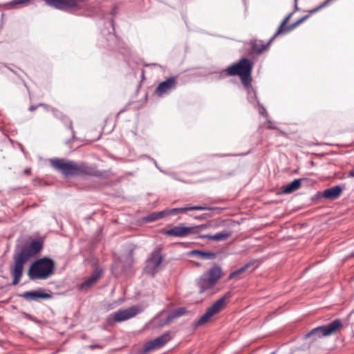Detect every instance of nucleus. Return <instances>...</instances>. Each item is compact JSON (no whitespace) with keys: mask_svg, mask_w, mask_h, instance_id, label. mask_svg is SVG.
<instances>
[{"mask_svg":"<svg viewBox=\"0 0 354 354\" xmlns=\"http://www.w3.org/2000/svg\"><path fill=\"white\" fill-rule=\"evenodd\" d=\"M47 5L57 10H68L78 7L77 0H44Z\"/></svg>","mask_w":354,"mask_h":354,"instance_id":"nucleus-12","label":"nucleus"},{"mask_svg":"<svg viewBox=\"0 0 354 354\" xmlns=\"http://www.w3.org/2000/svg\"><path fill=\"white\" fill-rule=\"evenodd\" d=\"M30 171L31 169L30 168H26L25 170H24V173L26 174H30Z\"/></svg>","mask_w":354,"mask_h":354,"instance_id":"nucleus-49","label":"nucleus"},{"mask_svg":"<svg viewBox=\"0 0 354 354\" xmlns=\"http://www.w3.org/2000/svg\"><path fill=\"white\" fill-rule=\"evenodd\" d=\"M342 191L343 188L340 185H335L326 189L322 192V196L326 199L335 200L339 197Z\"/></svg>","mask_w":354,"mask_h":354,"instance_id":"nucleus-16","label":"nucleus"},{"mask_svg":"<svg viewBox=\"0 0 354 354\" xmlns=\"http://www.w3.org/2000/svg\"><path fill=\"white\" fill-rule=\"evenodd\" d=\"M29 1L30 0H12L6 3V7L8 9L18 8L26 6Z\"/></svg>","mask_w":354,"mask_h":354,"instance_id":"nucleus-30","label":"nucleus"},{"mask_svg":"<svg viewBox=\"0 0 354 354\" xmlns=\"http://www.w3.org/2000/svg\"><path fill=\"white\" fill-rule=\"evenodd\" d=\"M277 37L274 35L268 41L267 44H263L262 41H251V49L249 50V55H260L264 51L267 50L270 45L275 39Z\"/></svg>","mask_w":354,"mask_h":354,"instance_id":"nucleus-14","label":"nucleus"},{"mask_svg":"<svg viewBox=\"0 0 354 354\" xmlns=\"http://www.w3.org/2000/svg\"><path fill=\"white\" fill-rule=\"evenodd\" d=\"M50 162L52 167L59 171L65 177L83 175L100 176L102 175L101 171L84 162L77 163L59 158L50 159Z\"/></svg>","mask_w":354,"mask_h":354,"instance_id":"nucleus-2","label":"nucleus"},{"mask_svg":"<svg viewBox=\"0 0 354 354\" xmlns=\"http://www.w3.org/2000/svg\"><path fill=\"white\" fill-rule=\"evenodd\" d=\"M252 71H248L239 76L245 90L253 88L252 86Z\"/></svg>","mask_w":354,"mask_h":354,"instance_id":"nucleus-24","label":"nucleus"},{"mask_svg":"<svg viewBox=\"0 0 354 354\" xmlns=\"http://www.w3.org/2000/svg\"><path fill=\"white\" fill-rule=\"evenodd\" d=\"M270 124L268 126V128L270 129H274V127L272 126V124H271V122H269Z\"/></svg>","mask_w":354,"mask_h":354,"instance_id":"nucleus-53","label":"nucleus"},{"mask_svg":"<svg viewBox=\"0 0 354 354\" xmlns=\"http://www.w3.org/2000/svg\"><path fill=\"white\" fill-rule=\"evenodd\" d=\"M165 313L164 310H162L161 312H160L155 317H154V320H158L160 319V317L162 316V315Z\"/></svg>","mask_w":354,"mask_h":354,"instance_id":"nucleus-45","label":"nucleus"},{"mask_svg":"<svg viewBox=\"0 0 354 354\" xmlns=\"http://www.w3.org/2000/svg\"><path fill=\"white\" fill-rule=\"evenodd\" d=\"M232 234L230 230H224L212 235V240L216 241H225Z\"/></svg>","mask_w":354,"mask_h":354,"instance_id":"nucleus-28","label":"nucleus"},{"mask_svg":"<svg viewBox=\"0 0 354 354\" xmlns=\"http://www.w3.org/2000/svg\"><path fill=\"white\" fill-rule=\"evenodd\" d=\"M301 184V178H296L294 180H292L291 183L284 185L283 187V193L288 194L292 193L293 192L298 189Z\"/></svg>","mask_w":354,"mask_h":354,"instance_id":"nucleus-23","label":"nucleus"},{"mask_svg":"<svg viewBox=\"0 0 354 354\" xmlns=\"http://www.w3.org/2000/svg\"><path fill=\"white\" fill-rule=\"evenodd\" d=\"M51 111L55 118L59 119L66 126H67L72 132L73 138L75 137V131L73 129V123L72 121L69 120L68 117L62 115V113H59L57 110L54 108L51 109Z\"/></svg>","mask_w":354,"mask_h":354,"instance_id":"nucleus-21","label":"nucleus"},{"mask_svg":"<svg viewBox=\"0 0 354 354\" xmlns=\"http://www.w3.org/2000/svg\"><path fill=\"white\" fill-rule=\"evenodd\" d=\"M22 81H23V84H24V86L26 87V88H27V89H28V91H29L28 87V86H27V84H26V82H25L24 80H22Z\"/></svg>","mask_w":354,"mask_h":354,"instance_id":"nucleus-52","label":"nucleus"},{"mask_svg":"<svg viewBox=\"0 0 354 354\" xmlns=\"http://www.w3.org/2000/svg\"><path fill=\"white\" fill-rule=\"evenodd\" d=\"M55 263L49 257H42L34 261L28 271V275L31 280L46 279L53 274Z\"/></svg>","mask_w":354,"mask_h":354,"instance_id":"nucleus-3","label":"nucleus"},{"mask_svg":"<svg viewBox=\"0 0 354 354\" xmlns=\"http://www.w3.org/2000/svg\"><path fill=\"white\" fill-rule=\"evenodd\" d=\"M198 237L201 239H212V235L211 234H199L198 235Z\"/></svg>","mask_w":354,"mask_h":354,"instance_id":"nucleus-43","label":"nucleus"},{"mask_svg":"<svg viewBox=\"0 0 354 354\" xmlns=\"http://www.w3.org/2000/svg\"><path fill=\"white\" fill-rule=\"evenodd\" d=\"M186 212L188 210H212L214 208L212 207L207 206H201V205H195L190 207H185Z\"/></svg>","mask_w":354,"mask_h":354,"instance_id":"nucleus-34","label":"nucleus"},{"mask_svg":"<svg viewBox=\"0 0 354 354\" xmlns=\"http://www.w3.org/2000/svg\"><path fill=\"white\" fill-rule=\"evenodd\" d=\"M43 248L42 241L34 239L29 245H17L14 254V265L10 267V273L12 276V283L14 286L17 285L22 276L24 268V264L32 256L37 254Z\"/></svg>","mask_w":354,"mask_h":354,"instance_id":"nucleus-1","label":"nucleus"},{"mask_svg":"<svg viewBox=\"0 0 354 354\" xmlns=\"http://www.w3.org/2000/svg\"><path fill=\"white\" fill-rule=\"evenodd\" d=\"M308 17H310V15H307L301 17V19H299V20H297L295 23H293L291 25L287 26L286 29L285 30V32L288 33V32H290L291 30H292L293 29L297 28L299 25H300L301 23H303L304 21H306Z\"/></svg>","mask_w":354,"mask_h":354,"instance_id":"nucleus-33","label":"nucleus"},{"mask_svg":"<svg viewBox=\"0 0 354 354\" xmlns=\"http://www.w3.org/2000/svg\"><path fill=\"white\" fill-rule=\"evenodd\" d=\"M149 158L150 159V158ZM151 160L154 162V164H155L156 167L157 168H158V165H157L156 161L154 159H153V158H151Z\"/></svg>","mask_w":354,"mask_h":354,"instance_id":"nucleus-51","label":"nucleus"},{"mask_svg":"<svg viewBox=\"0 0 354 354\" xmlns=\"http://www.w3.org/2000/svg\"><path fill=\"white\" fill-rule=\"evenodd\" d=\"M247 91V97L248 102L255 106L256 104H259V102L258 101L257 92L254 89V88H250V89H246Z\"/></svg>","mask_w":354,"mask_h":354,"instance_id":"nucleus-29","label":"nucleus"},{"mask_svg":"<svg viewBox=\"0 0 354 354\" xmlns=\"http://www.w3.org/2000/svg\"><path fill=\"white\" fill-rule=\"evenodd\" d=\"M321 198H323V196H322V192H318L316 193V194L312 198V199L313 201L315 200H319Z\"/></svg>","mask_w":354,"mask_h":354,"instance_id":"nucleus-42","label":"nucleus"},{"mask_svg":"<svg viewBox=\"0 0 354 354\" xmlns=\"http://www.w3.org/2000/svg\"><path fill=\"white\" fill-rule=\"evenodd\" d=\"M294 1H295V6H294L295 11H297V10H299V7L297 6V0H294Z\"/></svg>","mask_w":354,"mask_h":354,"instance_id":"nucleus-48","label":"nucleus"},{"mask_svg":"<svg viewBox=\"0 0 354 354\" xmlns=\"http://www.w3.org/2000/svg\"><path fill=\"white\" fill-rule=\"evenodd\" d=\"M218 80H222L225 78L227 76H230L228 72L227 71V68L225 69H223L221 71L218 72Z\"/></svg>","mask_w":354,"mask_h":354,"instance_id":"nucleus-39","label":"nucleus"},{"mask_svg":"<svg viewBox=\"0 0 354 354\" xmlns=\"http://www.w3.org/2000/svg\"><path fill=\"white\" fill-rule=\"evenodd\" d=\"M253 62L246 57L241 58L228 67L227 71L230 76L241 75L248 71H252Z\"/></svg>","mask_w":354,"mask_h":354,"instance_id":"nucleus-5","label":"nucleus"},{"mask_svg":"<svg viewBox=\"0 0 354 354\" xmlns=\"http://www.w3.org/2000/svg\"><path fill=\"white\" fill-rule=\"evenodd\" d=\"M160 171H162V169L160 168H158Z\"/></svg>","mask_w":354,"mask_h":354,"instance_id":"nucleus-59","label":"nucleus"},{"mask_svg":"<svg viewBox=\"0 0 354 354\" xmlns=\"http://www.w3.org/2000/svg\"><path fill=\"white\" fill-rule=\"evenodd\" d=\"M160 171H162V169L160 168H158Z\"/></svg>","mask_w":354,"mask_h":354,"instance_id":"nucleus-58","label":"nucleus"},{"mask_svg":"<svg viewBox=\"0 0 354 354\" xmlns=\"http://www.w3.org/2000/svg\"><path fill=\"white\" fill-rule=\"evenodd\" d=\"M212 316H214L213 313L207 309L205 313L198 320L194 322V326L198 327L205 324Z\"/></svg>","mask_w":354,"mask_h":354,"instance_id":"nucleus-27","label":"nucleus"},{"mask_svg":"<svg viewBox=\"0 0 354 354\" xmlns=\"http://www.w3.org/2000/svg\"><path fill=\"white\" fill-rule=\"evenodd\" d=\"M190 255L196 256L198 259H214L217 254L215 252H212L210 251H203L199 250H194L189 252Z\"/></svg>","mask_w":354,"mask_h":354,"instance_id":"nucleus-22","label":"nucleus"},{"mask_svg":"<svg viewBox=\"0 0 354 354\" xmlns=\"http://www.w3.org/2000/svg\"><path fill=\"white\" fill-rule=\"evenodd\" d=\"M209 226L208 223H205L199 225H195L191 227L193 228L192 234H198L202 230L206 229Z\"/></svg>","mask_w":354,"mask_h":354,"instance_id":"nucleus-35","label":"nucleus"},{"mask_svg":"<svg viewBox=\"0 0 354 354\" xmlns=\"http://www.w3.org/2000/svg\"><path fill=\"white\" fill-rule=\"evenodd\" d=\"M162 259V255L158 249L153 250L146 261L147 271L152 274H155L158 272V268L161 264Z\"/></svg>","mask_w":354,"mask_h":354,"instance_id":"nucleus-7","label":"nucleus"},{"mask_svg":"<svg viewBox=\"0 0 354 354\" xmlns=\"http://www.w3.org/2000/svg\"><path fill=\"white\" fill-rule=\"evenodd\" d=\"M167 211L154 212L143 218V221L147 223L153 222L157 221L163 216H166Z\"/></svg>","mask_w":354,"mask_h":354,"instance_id":"nucleus-25","label":"nucleus"},{"mask_svg":"<svg viewBox=\"0 0 354 354\" xmlns=\"http://www.w3.org/2000/svg\"><path fill=\"white\" fill-rule=\"evenodd\" d=\"M186 312L187 309L184 307L177 308L175 310H174L170 314H169L165 319L160 320L157 325L159 327H162L167 324H169L174 319L184 315Z\"/></svg>","mask_w":354,"mask_h":354,"instance_id":"nucleus-15","label":"nucleus"},{"mask_svg":"<svg viewBox=\"0 0 354 354\" xmlns=\"http://www.w3.org/2000/svg\"><path fill=\"white\" fill-rule=\"evenodd\" d=\"M328 5H329L328 1L326 0L322 3H321L318 6H317L315 8H313V10H311L308 15H310V16L313 13L317 12V11L320 10L322 8H325Z\"/></svg>","mask_w":354,"mask_h":354,"instance_id":"nucleus-37","label":"nucleus"},{"mask_svg":"<svg viewBox=\"0 0 354 354\" xmlns=\"http://www.w3.org/2000/svg\"><path fill=\"white\" fill-rule=\"evenodd\" d=\"M169 332H166L152 340L147 342L143 348V352L147 353L151 350L160 348L171 339Z\"/></svg>","mask_w":354,"mask_h":354,"instance_id":"nucleus-8","label":"nucleus"},{"mask_svg":"<svg viewBox=\"0 0 354 354\" xmlns=\"http://www.w3.org/2000/svg\"><path fill=\"white\" fill-rule=\"evenodd\" d=\"M277 353V351H274L273 352H272L270 354H276Z\"/></svg>","mask_w":354,"mask_h":354,"instance_id":"nucleus-54","label":"nucleus"},{"mask_svg":"<svg viewBox=\"0 0 354 354\" xmlns=\"http://www.w3.org/2000/svg\"><path fill=\"white\" fill-rule=\"evenodd\" d=\"M193 228L184 226L183 224L174 226L165 232V234L169 236L183 238L188 234H192Z\"/></svg>","mask_w":354,"mask_h":354,"instance_id":"nucleus-13","label":"nucleus"},{"mask_svg":"<svg viewBox=\"0 0 354 354\" xmlns=\"http://www.w3.org/2000/svg\"><path fill=\"white\" fill-rule=\"evenodd\" d=\"M160 171H162V169L160 168H158Z\"/></svg>","mask_w":354,"mask_h":354,"instance_id":"nucleus-57","label":"nucleus"},{"mask_svg":"<svg viewBox=\"0 0 354 354\" xmlns=\"http://www.w3.org/2000/svg\"><path fill=\"white\" fill-rule=\"evenodd\" d=\"M123 111H124V110H123V109L120 110V111L118 113V114L121 113H122V112H123Z\"/></svg>","mask_w":354,"mask_h":354,"instance_id":"nucleus-55","label":"nucleus"},{"mask_svg":"<svg viewBox=\"0 0 354 354\" xmlns=\"http://www.w3.org/2000/svg\"><path fill=\"white\" fill-rule=\"evenodd\" d=\"M37 106H39L38 105H31L30 107H29V110L30 111H33L37 109Z\"/></svg>","mask_w":354,"mask_h":354,"instance_id":"nucleus-47","label":"nucleus"},{"mask_svg":"<svg viewBox=\"0 0 354 354\" xmlns=\"http://www.w3.org/2000/svg\"><path fill=\"white\" fill-rule=\"evenodd\" d=\"M348 176L354 178V169L349 171Z\"/></svg>","mask_w":354,"mask_h":354,"instance_id":"nucleus-50","label":"nucleus"},{"mask_svg":"<svg viewBox=\"0 0 354 354\" xmlns=\"http://www.w3.org/2000/svg\"><path fill=\"white\" fill-rule=\"evenodd\" d=\"M6 67L8 68V70H10L12 73H14L15 75H17L19 78H21V77H20V76L19 75V74L17 73V72L16 71L13 70L12 68H10L9 66H6Z\"/></svg>","mask_w":354,"mask_h":354,"instance_id":"nucleus-46","label":"nucleus"},{"mask_svg":"<svg viewBox=\"0 0 354 354\" xmlns=\"http://www.w3.org/2000/svg\"><path fill=\"white\" fill-rule=\"evenodd\" d=\"M209 279L203 273L197 280V285L199 288V293L202 294L206 290L211 289L215 285L211 283Z\"/></svg>","mask_w":354,"mask_h":354,"instance_id":"nucleus-18","label":"nucleus"},{"mask_svg":"<svg viewBox=\"0 0 354 354\" xmlns=\"http://www.w3.org/2000/svg\"><path fill=\"white\" fill-rule=\"evenodd\" d=\"M109 28L107 30H102V38L99 41L101 43L100 44L102 46H104V47L107 48H113V45L115 42L116 37L114 34V24H113V17H111L107 21Z\"/></svg>","mask_w":354,"mask_h":354,"instance_id":"nucleus-6","label":"nucleus"},{"mask_svg":"<svg viewBox=\"0 0 354 354\" xmlns=\"http://www.w3.org/2000/svg\"><path fill=\"white\" fill-rule=\"evenodd\" d=\"M212 316H214L213 313L207 309L205 313L198 320L194 322V326L198 327L205 324Z\"/></svg>","mask_w":354,"mask_h":354,"instance_id":"nucleus-26","label":"nucleus"},{"mask_svg":"<svg viewBox=\"0 0 354 354\" xmlns=\"http://www.w3.org/2000/svg\"><path fill=\"white\" fill-rule=\"evenodd\" d=\"M252 264V263L250 262V263L244 265L241 268L231 272L228 277V279H231L235 278L236 277H237L238 275H239L240 274L243 273L246 270H248L251 266Z\"/></svg>","mask_w":354,"mask_h":354,"instance_id":"nucleus-32","label":"nucleus"},{"mask_svg":"<svg viewBox=\"0 0 354 354\" xmlns=\"http://www.w3.org/2000/svg\"><path fill=\"white\" fill-rule=\"evenodd\" d=\"M103 347L104 346L102 345L98 344H93L88 346V348L91 350H93L95 348H103Z\"/></svg>","mask_w":354,"mask_h":354,"instance_id":"nucleus-41","label":"nucleus"},{"mask_svg":"<svg viewBox=\"0 0 354 354\" xmlns=\"http://www.w3.org/2000/svg\"><path fill=\"white\" fill-rule=\"evenodd\" d=\"M166 215L169 214H176L179 213H184L186 212L185 207H178V208H173L169 210H166Z\"/></svg>","mask_w":354,"mask_h":354,"instance_id":"nucleus-36","label":"nucleus"},{"mask_svg":"<svg viewBox=\"0 0 354 354\" xmlns=\"http://www.w3.org/2000/svg\"><path fill=\"white\" fill-rule=\"evenodd\" d=\"M342 327V322L336 319L327 325L317 326L304 335V339H311L312 342L318 338L335 334Z\"/></svg>","mask_w":354,"mask_h":354,"instance_id":"nucleus-4","label":"nucleus"},{"mask_svg":"<svg viewBox=\"0 0 354 354\" xmlns=\"http://www.w3.org/2000/svg\"><path fill=\"white\" fill-rule=\"evenodd\" d=\"M102 274V270L95 269L91 274L80 286V290H86L89 288L94 283H95L100 278Z\"/></svg>","mask_w":354,"mask_h":354,"instance_id":"nucleus-17","label":"nucleus"},{"mask_svg":"<svg viewBox=\"0 0 354 354\" xmlns=\"http://www.w3.org/2000/svg\"><path fill=\"white\" fill-rule=\"evenodd\" d=\"M221 268L218 266H212L207 272H204L205 275L209 279V281L216 284L218 279L221 276Z\"/></svg>","mask_w":354,"mask_h":354,"instance_id":"nucleus-20","label":"nucleus"},{"mask_svg":"<svg viewBox=\"0 0 354 354\" xmlns=\"http://www.w3.org/2000/svg\"><path fill=\"white\" fill-rule=\"evenodd\" d=\"M293 15V12H290L283 20V21L281 22V24H280L278 30H277V32H275L274 35L276 37H277L278 35H283V34H286L285 32V30L286 29V27L288 26H286L287 23L288 22V21L290 20V17H292V15Z\"/></svg>","mask_w":354,"mask_h":354,"instance_id":"nucleus-31","label":"nucleus"},{"mask_svg":"<svg viewBox=\"0 0 354 354\" xmlns=\"http://www.w3.org/2000/svg\"><path fill=\"white\" fill-rule=\"evenodd\" d=\"M19 297L24 298L28 301H38L41 299H48L52 298V295L49 293L44 292L42 288L36 290L26 291L19 294Z\"/></svg>","mask_w":354,"mask_h":354,"instance_id":"nucleus-10","label":"nucleus"},{"mask_svg":"<svg viewBox=\"0 0 354 354\" xmlns=\"http://www.w3.org/2000/svg\"><path fill=\"white\" fill-rule=\"evenodd\" d=\"M231 296L230 292H227L223 297L217 299L210 307L207 309L210 310L213 315H216L221 311L225 304V300L229 299Z\"/></svg>","mask_w":354,"mask_h":354,"instance_id":"nucleus-19","label":"nucleus"},{"mask_svg":"<svg viewBox=\"0 0 354 354\" xmlns=\"http://www.w3.org/2000/svg\"><path fill=\"white\" fill-rule=\"evenodd\" d=\"M197 218H198V219H201V218H202V216H198V217H197Z\"/></svg>","mask_w":354,"mask_h":354,"instance_id":"nucleus-56","label":"nucleus"},{"mask_svg":"<svg viewBox=\"0 0 354 354\" xmlns=\"http://www.w3.org/2000/svg\"><path fill=\"white\" fill-rule=\"evenodd\" d=\"M250 151H248L245 153H220L216 154L215 156L218 157H227V156H244L249 154Z\"/></svg>","mask_w":354,"mask_h":354,"instance_id":"nucleus-38","label":"nucleus"},{"mask_svg":"<svg viewBox=\"0 0 354 354\" xmlns=\"http://www.w3.org/2000/svg\"><path fill=\"white\" fill-rule=\"evenodd\" d=\"M177 82L175 76L169 77L166 80L158 84L155 90V93L159 97H163L169 95L173 90L176 88Z\"/></svg>","mask_w":354,"mask_h":354,"instance_id":"nucleus-9","label":"nucleus"},{"mask_svg":"<svg viewBox=\"0 0 354 354\" xmlns=\"http://www.w3.org/2000/svg\"><path fill=\"white\" fill-rule=\"evenodd\" d=\"M38 106H43L46 111H49V110L51 111V109H52V108H50V106L48 105L44 104V103H39L38 104Z\"/></svg>","mask_w":354,"mask_h":354,"instance_id":"nucleus-44","label":"nucleus"},{"mask_svg":"<svg viewBox=\"0 0 354 354\" xmlns=\"http://www.w3.org/2000/svg\"><path fill=\"white\" fill-rule=\"evenodd\" d=\"M258 105L259 106V114L264 115V116H268V113H267L266 108L260 104Z\"/></svg>","mask_w":354,"mask_h":354,"instance_id":"nucleus-40","label":"nucleus"},{"mask_svg":"<svg viewBox=\"0 0 354 354\" xmlns=\"http://www.w3.org/2000/svg\"><path fill=\"white\" fill-rule=\"evenodd\" d=\"M138 313V308L132 306L127 309L120 310L111 315L109 319L113 317L115 322H123L135 317Z\"/></svg>","mask_w":354,"mask_h":354,"instance_id":"nucleus-11","label":"nucleus"}]
</instances>
